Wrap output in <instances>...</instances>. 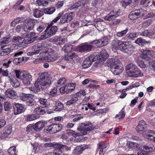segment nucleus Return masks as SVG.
Segmentation results:
<instances>
[{
  "mask_svg": "<svg viewBox=\"0 0 155 155\" xmlns=\"http://www.w3.org/2000/svg\"><path fill=\"white\" fill-rule=\"evenodd\" d=\"M40 75V78L37 80L35 84V87L38 90L46 88L51 84V76L48 72H42Z\"/></svg>",
  "mask_w": 155,
  "mask_h": 155,
  "instance_id": "nucleus-1",
  "label": "nucleus"
},
{
  "mask_svg": "<svg viewBox=\"0 0 155 155\" xmlns=\"http://www.w3.org/2000/svg\"><path fill=\"white\" fill-rule=\"evenodd\" d=\"M107 63V65L111 67V71L114 74L118 75L124 70L123 66L120 61L116 57L109 59Z\"/></svg>",
  "mask_w": 155,
  "mask_h": 155,
  "instance_id": "nucleus-2",
  "label": "nucleus"
},
{
  "mask_svg": "<svg viewBox=\"0 0 155 155\" xmlns=\"http://www.w3.org/2000/svg\"><path fill=\"white\" fill-rule=\"evenodd\" d=\"M57 30V27L55 26H52V22H51L48 25L45 31L44 34L40 37V39L44 40L50 38L56 33Z\"/></svg>",
  "mask_w": 155,
  "mask_h": 155,
  "instance_id": "nucleus-3",
  "label": "nucleus"
},
{
  "mask_svg": "<svg viewBox=\"0 0 155 155\" xmlns=\"http://www.w3.org/2000/svg\"><path fill=\"white\" fill-rule=\"evenodd\" d=\"M80 127L77 128L78 130L80 131L78 133L79 134L86 135L87 134V131L93 130L94 128L91 123L89 122L81 123L80 124Z\"/></svg>",
  "mask_w": 155,
  "mask_h": 155,
  "instance_id": "nucleus-4",
  "label": "nucleus"
},
{
  "mask_svg": "<svg viewBox=\"0 0 155 155\" xmlns=\"http://www.w3.org/2000/svg\"><path fill=\"white\" fill-rule=\"evenodd\" d=\"M62 128V126L61 124H54L46 127L45 129L48 132L54 134L60 131Z\"/></svg>",
  "mask_w": 155,
  "mask_h": 155,
  "instance_id": "nucleus-5",
  "label": "nucleus"
},
{
  "mask_svg": "<svg viewBox=\"0 0 155 155\" xmlns=\"http://www.w3.org/2000/svg\"><path fill=\"white\" fill-rule=\"evenodd\" d=\"M144 11L142 9H137L131 12L129 15V18L131 20H135L141 17Z\"/></svg>",
  "mask_w": 155,
  "mask_h": 155,
  "instance_id": "nucleus-6",
  "label": "nucleus"
},
{
  "mask_svg": "<svg viewBox=\"0 0 155 155\" xmlns=\"http://www.w3.org/2000/svg\"><path fill=\"white\" fill-rule=\"evenodd\" d=\"M107 37H105L99 40H95L90 42L89 44L95 45L97 47L101 48L104 45H106L108 42Z\"/></svg>",
  "mask_w": 155,
  "mask_h": 155,
  "instance_id": "nucleus-7",
  "label": "nucleus"
},
{
  "mask_svg": "<svg viewBox=\"0 0 155 155\" xmlns=\"http://www.w3.org/2000/svg\"><path fill=\"white\" fill-rule=\"evenodd\" d=\"M35 20L33 19H26L23 27L24 30L28 32L31 30L35 25Z\"/></svg>",
  "mask_w": 155,
  "mask_h": 155,
  "instance_id": "nucleus-8",
  "label": "nucleus"
},
{
  "mask_svg": "<svg viewBox=\"0 0 155 155\" xmlns=\"http://www.w3.org/2000/svg\"><path fill=\"white\" fill-rule=\"evenodd\" d=\"M20 78L22 81V82L25 85H28L30 84L32 80V77L27 71H25L24 73H22L21 74Z\"/></svg>",
  "mask_w": 155,
  "mask_h": 155,
  "instance_id": "nucleus-9",
  "label": "nucleus"
},
{
  "mask_svg": "<svg viewBox=\"0 0 155 155\" xmlns=\"http://www.w3.org/2000/svg\"><path fill=\"white\" fill-rule=\"evenodd\" d=\"M94 56L91 55L85 58L83 63V67L84 68H87L89 67L92 64V63L95 61Z\"/></svg>",
  "mask_w": 155,
  "mask_h": 155,
  "instance_id": "nucleus-10",
  "label": "nucleus"
},
{
  "mask_svg": "<svg viewBox=\"0 0 155 155\" xmlns=\"http://www.w3.org/2000/svg\"><path fill=\"white\" fill-rule=\"evenodd\" d=\"M48 44L46 42L38 43L32 47V50L35 52V53L38 54L43 48L47 46Z\"/></svg>",
  "mask_w": 155,
  "mask_h": 155,
  "instance_id": "nucleus-11",
  "label": "nucleus"
},
{
  "mask_svg": "<svg viewBox=\"0 0 155 155\" xmlns=\"http://www.w3.org/2000/svg\"><path fill=\"white\" fill-rule=\"evenodd\" d=\"M61 17L60 22L61 23L64 24L71 21L74 17V15L73 13L71 12L68 14H65Z\"/></svg>",
  "mask_w": 155,
  "mask_h": 155,
  "instance_id": "nucleus-12",
  "label": "nucleus"
},
{
  "mask_svg": "<svg viewBox=\"0 0 155 155\" xmlns=\"http://www.w3.org/2000/svg\"><path fill=\"white\" fill-rule=\"evenodd\" d=\"M119 15L120 12L118 10L116 11V10H113L110 13L105 17L104 20L109 21H111L115 18L118 16Z\"/></svg>",
  "mask_w": 155,
  "mask_h": 155,
  "instance_id": "nucleus-13",
  "label": "nucleus"
},
{
  "mask_svg": "<svg viewBox=\"0 0 155 155\" xmlns=\"http://www.w3.org/2000/svg\"><path fill=\"white\" fill-rule=\"evenodd\" d=\"M153 55V52L152 51L145 50H143L142 52L141 57L143 59L148 60L152 57Z\"/></svg>",
  "mask_w": 155,
  "mask_h": 155,
  "instance_id": "nucleus-14",
  "label": "nucleus"
},
{
  "mask_svg": "<svg viewBox=\"0 0 155 155\" xmlns=\"http://www.w3.org/2000/svg\"><path fill=\"white\" fill-rule=\"evenodd\" d=\"M87 148V146L86 145H81L77 146L73 151V154L74 155H78L81 154L82 151Z\"/></svg>",
  "mask_w": 155,
  "mask_h": 155,
  "instance_id": "nucleus-15",
  "label": "nucleus"
},
{
  "mask_svg": "<svg viewBox=\"0 0 155 155\" xmlns=\"http://www.w3.org/2000/svg\"><path fill=\"white\" fill-rule=\"evenodd\" d=\"M146 124L143 120H141L136 128V130L138 133L143 131L146 128Z\"/></svg>",
  "mask_w": 155,
  "mask_h": 155,
  "instance_id": "nucleus-16",
  "label": "nucleus"
},
{
  "mask_svg": "<svg viewBox=\"0 0 155 155\" xmlns=\"http://www.w3.org/2000/svg\"><path fill=\"white\" fill-rule=\"evenodd\" d=\"M14 109V114L17 115L23 112L25 109L23 105L21 104H15Z\"/></svg>",
  "mask_w": 155,
  "mask_h": 155,
  "instance_id": "nucleus-17",
  "label": "nucleus"
},
{
  "mask_svg": "<svg viewBox=\"0 0 155 155\" xmlns=\"http://www.w3.org/2000/svg\"><path fill=\"white\" fill-rule=\"evenodd\" d=\"M52 147L57 149L56 151H65L68 150V147L66 145L57 143H53Z\"/></svg>",
  "mask_w": 155,
  "mask_h": 155,
  "instance_id": "nucleus-18",
  "label": "nucleus"
},
{
  "mask_svg": "<svg viewBox=\"0 0 155 155\" xmlns=\"http://www.w3.org/2000/svg\"><path fill=\"white\" fill-rule=\"evenodd\" d=\"M5 94L11 99H16L17 97L16 91L11 89H8L5 92Z\"/></svg>",
  "mask_w": 155,
  "mask_h": 155,
  "instance_id": "nucleus-19",
  "label": "nucleus"
},
{
  "mask_svg": "<svg viewBox=\"0 0 155 155\" xmlns=\"http://www.w3.org/2000/svg\"><path fill=\"white\" fill-rule=\"evenodd\" d=\"M122 41L115 39L114 40L112 43L111 48L113 50H115L114 51L117 49H119L120 45L122 43Z\"/></svg>",
  "mask_w": 155,
  "mask_h": 155,
  "instance_id": "nucleus-20",
  "label": "nucleus"
},
{
  "mask_svg": "<svg viewBox=\"0 0 155 155\" xmlns=\"http://www.w3.org/2000/svg\"><path fill=\"white\" fill-rule=\"evenodd\" d=\"M20 99L23 101H27L30 99H36V97L35 95L32 94H21L19 96Z\"/></svg>",
  "mask_w": 155,
  "mask_h": 155,
  "instance_id": "nucleus-21",
  "label": "nucleus"
},
{
  "mask_svg": "<svg viewBox=\"0 0 155 155\" xmlns=\"http://www.w3.org/2000/svg\"><path fill=\"white\" fill-rule=\"evenodd\" d=\"M93 48L92 45L85 43L84 45L79 46V51L80 52L89 51Z\"/></svg>",
  "mask_w": 155,
  "mask_h": 155,
  "instance_id": "nucleus-22",
  "label": "nucleus"
},
{
  "mask_svg": "<svg viewBox=\"0 0 155 155\" xmlns=\"http://www.w3.org/2000/svg\"><path fill=\"white\" fill-rule=\"evenodd\" d=\"M134 72L131 74H128V75L130 77H132L135 78L138 77H140L143 75V73L141 72L139 69L137 67V69L134 70Z\"/></svg>",
  "mask_w": 155,
  "mask_h": 155,
  "instance_id": "nucleus-23",
  "label": "nucleus"
},
{
  "mask_svg": "<svg viewBox=\"0 0 155 155\" xmlns=\"http://www.w3.org/2000/svg\"><path fill=\"white\" fill-rule=\"evenodd\" d=\"M143 148L148 153L150 152H152L154 151L155 148L153 145L150 143L145 144L143 146Z\"/></svg>",
  "mask_w": 155,
  "mask_h": 155,
  "instance_id": "nucleus-24",
  "label": "nucleus"
},
{
  "mask_svg": "<svg viewBox=\"0 0 155 155\" xmlns=\"http://www.w3.org/2000/svg\"><path fill=\"white\" fill-rule=\"evenodd\" d=\"M45 124L43 121H39L34 125V130L37 131H39L43 128Z\"/></svg>",
  "mask_w": 155,
  "mask_h": 155,
  "instance_id": "nucleus-25",
  "label": "nucleus"
},
{
  "mask_svg": "<svg viewBox=\"0 0 155 155\" xmlns=\"http://www.w3.org/2000/svg\"><path fill=\"white\" fill-rule=\"evenodd\" d=\"M13 41L16 44H27V42H26L25 39L21 37L18 36L14 37L13 39Z\"/></svg>",
  "mask_w": 155,
  "mask_h": 155,
  "instance_id": "nucleus-26",
  "label": "nucleus"
},
{
  "mask_svg": "<svg viewBox=\"0 0 155 155\" xmlns=\"http://www.w3.org/2000/svg\"><path fill=\"white\" fill-rule=\"evenodd\" d=\"M137 67L133 63H130L126 66V69L127 70H129V73L128 74H131L134 72V70L137 69Z\"/></svg>",
  "mask_w": 155,
  "mask_h": 155,
  "instance_id": "nucleus-27",
  "label": "nucleus"
},
{
  "mask_svg": "<svg viewBox=\"0 0 155 155\" xmlns=\"http://www.w3.org/2000/svg\"><path fill=\"white\" fill-rule=\"evenodd\" d=\"M64 108L63 104L59 101L55 102V110L56 111H60Z\"/></svg>",
  "mask_w": 155,
  "mask_h": 155,
  "instance_id": "nucleus-28",
  "label": "nucleus"
},
{
  "mask_svg": "<svg viewBox=\"0 0 155 155\" xmlns=\"http://www.w3.org/2000/svg\"><path fill=\"white\" fill-rule=\"evenodd\" d=\"M4 46H2L1 47L2 50L1 51L0 54L1 56L6 55L10 54L11 52V50L10 49L8 48H4Z\"/></svg>",
  "mask_w": 155,
  "mask_h": 155,
  "instance_id": "nucleus-29",
  "label": "nucleus"
},
{
  "mask_svg": "<svg viewBox=\"0 0 155 155\" xmlns=\"http://www.w3.org/2000/svg\"><path fill=\"white\" fill-rule=\"evenodd\" d=\"M10 78V82L11 83L12 85L15 87H17L20 86V83L16 79L15 77H14L11 78L9 77Z\"/></svg>",
  "mask_w": 155,
  "mask_h": 155,
  "instance_id": "nucleus-30",
  "label": "nucleus"
},
{
  "mask_svg": "<svg viewBox=\"0 0 155 155\" xmlns=\"http://www.w3.org/2000/svg\"><path fill=\"white\" fill-rule=\"evenodd\" d=\"M46 109L45 107H38L35 108L34 111L38 114H43L46 112Z\"/></svg>",
  "mask_w": 155,
  "mask_h": 155,
  "instance_id": "nucleus-31",
  "label": "nucleus"
},
{
  "mask_svg": "<svg viewBox=\"0 0 155 155\" xmlns=\"http://www.w3.org/2000/svg\"><path fill=\"white\" fill-rule=\"evenodd\" d=\"M108 56V54L107 53L106 51L104 49L101 50L100 52V58L101 61L107 59Z\"/></svg>",
  "mask_w": 155,
  "mask_h": 155,
  "instance_id": "nucleus-32",
  "label": "nucleus"
},
{
  "mask_svg": "<svg viewBox=\"0 0 155 155\" xmlns=\"http://www.w3.org/2000/svg\"><path fill=\"white\" fill-rule=\"evenodd\" d=\"M72 46L70 44H66L62 48V50L65 53H69L72 50Z\"/></svg>",
  "mask_w": 155,
  "mask_h": 155,
  "instance_id": "nucleus-33",
  "label": "nucleus"
},
{
  "mask_svg": "<svg viewBox=\"0 0 155 155\" xmlns=\"http://www.w3.org/2000/svg\"><path fill=\"white\" fill-rule=\"evenodd\" d=\"M134 48V47L132 45L129 44L124 52L131 55L133 53Z\"/></svg>",
  "mask_w": 155,
  "mask_h": 155,
  "instance_id": "nucleus-34",
  "label": "nucleus"
},
{
  "mask_svg": "<svg viewBox=\"0 0 155 155\" xmlns=\"http://www.w3.org/2000/svg\"><path fill=\"white\" fill-rule=\"evenodd\" d=\"M77 95H74L73 96L72 98L67 101L66 104V105H70L72 104H74L78 100L77 97H76Z\"/></svg>",
  "mask_w": 155,
  "mask_h": 155,
  "instance_id": "nucleus-35",
  "label": "nucleus"
},
{
  "mask_svg": "<svg viewBox=\"0 0 155 155\" xmlns=\"http://www.w3.org/2000/svg\"><path fill=\"white\" fill-rule=\"evenodd\" d=\"M122 42L121 45H120L119 49L124 52L129 45V43L128 42H124L123 41H122Z\"/></svg>",
  "mask_w": 155,
  "mask_h": 155,
  "instance_id": "nucleus-36",
  "label": "nucleus"
},
{
  "mask_svg": "<svg viewBox=\"0 0 155 155\" xmlns=\"http://www.w3.org/2000/svg\"><path fill=\"white\" fill-rule=\"evenodd\" d=\"M43 14V12L38 9H35L33 12L34 16L37 18H39Z\"/></svg>",
  "mask_w": 155,
  "mask_h": 155,
  "instance_id": "nucleus-37",
  "label": "nucleus"
},
{
  "mask_svg": "<svg viewBox=\"0 0 155 155\" xmlns=\"http://www.w3.org/2000/svg\"><path fill=\"white\" fill-rule=\"evenodd\" d=\"M135 42L138 44L140 45H143V44L145 43H148L150 42V41H146L145 40L142 39L141 38H137V40H135Z\"/></svg>",
  "mask_w": 155,
  "mask_h": 155,
  "instance_id": "nucleus-38",
  "label": "nucleus"
},
{
  "mask_svg": "<svg viewBox=\"0 0 155 155\" xmlns=\"http://www.w3.org/2000/svg\"><path fill=\"white\" fill-rule=\"evenodd\" d=\"M66 83V79L64 78H62L59 79L58 81L57 87H60L63 85H65Z\"/></svg>",
  "mask_w": 155,
  "mask_h": 155,
  "instance_id": "nucleus-39",
  "label": "nucleus"
},
{
  "mask_svg": "<svg viewBox=\"0 0 155 155\" xmlns=\"http://www.w3.org/2000/svg\"><path fill=\"white\" fill-rule=\"evenodd\" d=\"M144 137L151 141L155 143V134L144 135Z\"/></svg>",
  "mask_w": 155,
  "mask_h": 155,
  "instance_id": "nucleus-40",
  "label": "nucleus"
},
{
  "mask_svg": "<svg viewBox=\"0 0 155 155\" xmlns=\"http://www.w3.org/2000/svg\"><path fill=\"white\" fill-rule=\"evenodd\" d=\"M140 85L139 82H136L133 84L131 85L128 86L126 89L123 90L124 91H127L128 90H130L133 88L137 87Z\"/></svg>",
  "mask_w": 155,
  "mask_h": 155,
  "instance_id": "nucleus-41",
  "label": "nucleus"
},
{
  "mask_svg": "<svg viewBox=\"0 0 155 155\" xmlns=\"http://www.w3.org/2000/svg\"><path fill=\"white\" fill-rule=\"evenodd\" d=\"M36 3L39 6H46L48 3L47 0H37Z\"/></svg>",
  "mask_w": 155,
  "mask_h": 155,
  "instance_id": "nucleus-42",
  "label": "nucleus"
},
{
  "mask_svg": "<svg viewBox=\"0 0 155 155\" xmlns=\"http://www.w3.org/2000/svg\"><path fill=\"white\" fill-rule=\"evenodd\" d=\"M4 109L5 111H8L12 108L11 104L8 102H5L4 104Z\"/></svg>",
  "mask_w": 155,
  "mask_h": 155,
  "instance_id": "nucleus-43",
  "label": "nucleus"
},
{
  "mask_svg": "<svg viewBox=\"0 0 155 155\" xmlns=\"http://www.w3.org/2000/svg\"><path fill=\"white\" fill-rule=\"evenodd\" d=\"M8 152L11 155H17V152L15 150V147L13 146L9 148Z\"/></svg>",
  "mask_w": 155,
  "mask_h": 155,
  "instance_id": "nucleus-44",
  "label": "nucleus"
},
{
  "mask_svg": "<svg viewBox=\"0 0 155 155\" xmlns=\"http://www.w3.org/2000/svg\"><path fill=\"white\" fill-rule=\"evenodd\" d=\"M78 132L76 133V134H75V135H77L75 137L74 141L75 142H78L80 141L83 138V137L82 136V135H84V134H78V132H79L80 131H78Z\"/></svg>",
  "mask_w": 155,
  "mask_h": 155,
  "instance_id": "nucleus-45",
  "label": "nucleus"
},
{
  "mask_svg": "<svg viewBox=\"0 0 155 155\" xmlns=\"http://www.w3.org/2000/svg\"><path fill=\"white\" fill-rule=\"evenodd\" d=\"M138 155H149V153L143 149V148L141 147L137 153Z\"/></svg>",
  "mask_w": 155,
  "mask_h": 155,
  "instance_id": "nucleus-46",
  "label": "nucleus"
},
{
  "mask_svg": "<svg viewBox=\"0 0 155 155\" xmlns=\"http://www.w3.org/2000/svg\"><path fill=\"white\" fill-rule=\"evenodd\" d=\"M128 29L126 28V29L120 32H118L117 33V35L118 37H122L124 35L128 32Z\"/></svg>",
  "mask_w": 155,
  "mask_h": 155,
  "instance_id": "nucleus-47",
  "label": "nucleus"
},
{
  "mask_svg": "<svg viewBox=\"0 0 155 155\" xmlns=\"http://www.w3.org/2000/svg\"><path fill=\"white\" fill-rule=\"evenodd\" d=\"M21 18L20 17H18L14 19L11 22V26L12 27L15 26L16 24L20 23L21 21Z\"/></svg>",
  "mask_w": 155,
  "mask_h": 155,
  "instance_id": "nucleus-48",
  "label": "nucleus"
},
{
  "mask_svg": "<svg viewBox=\"0 0 155 155\" xmlns=\"http://www.w3.org/2000/svg\"><path fill=\"white\" fill-rule=\"evenodd\" d=\"M15 48V49L21 50L22 49L26 47V44H16Z\"/></svg>",
  "mask_w": 155,
  "mask_h": 155,
  "instance_id": "nucleus-49",
  "label": "nucleus"
},
{
  "mask_svg": "<svg viewBox=\"0 0 155 155\" xmlns=\"http://www.w3.org/2000/svg\"><path fill=\"white\" fill-rule=\"evenodd\" d=\"M37 116L35 114H31L28 115L26 119V120L28 121H31L36 119Z\"/></svg>",
  "mask_w": 155,
  "mask_h": 155,
  "instance_id": "nucleus-50",
  "label": "nucleus"
},
{
  "mask_svg": "<svg viewBox=\"0 0 155 155\" xmlns=\"http://www.w3.org/2000/svg\"><path fill=\"white\" fill-rule=\"evenodd\" d=\"M55 11L54 8H46L44 11L45 13L49 14H52Z\"/></svg>",
  "mask_w": 155,
  "mask_h": 155,
  "instance_id": "nucleus-51",
  "label": "nucleus"
},
{
  "mask_svg": "<svg viewBox=\"0 0 155 155\" xmlns=\"http://www.w3.org/2000/svg\"><path fill=\"white\" fill-rule=\"evenodd\" d=\"M131 0H122L121 2L122 6L125 8L131 2Z\"/></svg>",
  "mask_w": 155,
  "mask_h": 155,
  "instance_id": "nucleus-52",
  "label": "nucleus"
},
{
  "mask_svg": "<svg viewBox=\"0 0 155 155\" xmlns=\"http://www.w3.org/2000/svg\"><path fill=\"white\" fill-rule=\"evenodd\" d=\"M150 2L149 0H141L140 5H143L144 6L148 7L150 5Z\"/></svg>",
  "mask_w": 155,
  "mask_h": 155,
  "instance_id": "nucleus-53",
  "label": "nucleus"
},
{
  "mask_svg": "<svg viewBox=\"0 0 155 155\" xmlns=\"http://www.w3.org/2000/svg\"><path fill=\"white\" fill-rule=\"evenodd\" d=\"M35 99H30L27 100L26 101V104L30 106H32L33 105H34L35 102H34V100Z\"/></svg>",
  "mask_w": 155,
  "mask_h": 155,
  "instance_id": "nucleus-54",
  "label": "nucleus"
},
{
  "mask_svg": "<svg viewBox=\"0 0 155 155\" xmlns=\"http://www.w3.org/2000/svg\"><path fill=\"white\" fill-rule=\"evenodd\" d=\"M24 59V57L22 58L18 57V58H15L14 60V63H16V64L18 65L22 61H23V60Z\"/></svg>",
  "mask_w": 155,
  "mask_h": 155,
  "instance_id": "nucleus-55",
  "label": "nucleus"
},
{
  "mask_svg": "<svg viewBox=\"0 0 155 155\" xmlns=\"http://www.w3.org/2000/svg\"><path fill=\"white\" fill-rule=\"evenodd\" d=\"M45 27L44 25L42 24L39 25L37 28V30L39 32L42 31L45 29Z\"/></svg>",
  "mask_w": 155,
  "mask_h": 155,
  "instance_id": "nucleus-56",
  "label": "nucleus"
},
{
  "mask_svg": "<svg viewBox=\"0 0 155 155\" xmlns=\"http://www.w3.org/2000/svg\"><path fill=\"white\" fill-rule=\"evenodd\" d=\"M107 144L103 142H99L98 143V148H101L103 149L106 148Z\"/></svg>",
  "mask_w": 155,
  "mask_h": 155,
  "instance_id": "nucleus-57",
  "label": "nucleus"
},
{
  "mask_svg": "<svg viewBox=\"0 0 155 155\" xmlns=\"http://www.w3.org/2000/svg\"><path fill=\"white\" fill-rule=\"evenodd\" d=\"M80 5L81 4H80L79 3V2H78L77 3L74 4L72 6H71L70 8V9L71 10H73L77 8H78V7L81 6Z\"/></svg>",
  "mask_w": 155,
  "mask_h": 155,
  "instance_id": "nucleus-58",
  "label": "nucleus"
},
{
  "mask_svg": "<svg viewBox=\"0 0 155 155\" xmlns=\"http://www.w3.org/2000/svg\"><path fill=\"white\" fill-rule=\"evenodd\" d=\"M25 71H23L21 72L18 70H15V72L16 75V77L17 78L20 79L21 78V74L22 73L25 72Z\"/></svg>",
  "mask_w": 155,
  "mask_h": 155,
  "instance_id": "nucleus-59",
  "label": "nucleus"
},
{
  "mask_svg": "<svg viewBox=\"0 0 155 155\" xmlns=\"http://www.w3.org/2000/svg\"><path fill=\"white\" fill-rule=\"evenodd\" d=\"M39 103L43 105H46L47 102V100L46 99L41 98L39 100Z\"/></svg>",
  "mask_w": 155,
  "mask_h": 155,
  "instance_id": "nucleus-60",
  "label": "nucleus"
},
{
  "mask_svg": "<svg viewBox=\"0 0 155 155\" xmlns=\"http://www.w3.org/2000/svg\"><path fill=\"white\" fill-rule=\"evenodd\" d=\"M119 119L123 118L124 117L125 115V114L124 111V108H123L121 111L119 112Z\"/></svg>",
  "mask_w": 155,
  "mask_h": 155,
  "instance_id": "nucleus-61",
  "label": "nucleus"
},
{
  "mask_svg": "<svg viewBox=\"0 0 155 155\" xmlns=\"http://www.w3.org/2000/svg\"><path fill=\"white\" fill-rule=\"evenodd\" d=\"M67 84H66L64 86L60 88V91L61 93L63 94L66 93V87H67Z\"/></svg>",
  "mask_w": 155,
  "mask_h": 155,
  "instance_id": "nucleus-62",
  "label": "nucleus"
},
{
  "mask_svg": "<svg viewBox=\"0 0 155 155\" xmlns=\"http://www.w3.org/2000/svg\"><path fill=\"white\" fill-rule=\"evenodd\" d=\"M151 22V21L150 20H146L143 23L142 26L144 28L147 27L150 25Z\"/></svg>",
  "mask_w": 155,
  "mask_h": 155,
  "instance_id": "nucleus-63",
  "label": "nucleus"
},
{
  "mask_svg": "<svg viewBox=\"0 0 155 155\" xmlns=\"http://www.w3.org/2000/svg\"><path fill=\"white\" fill-rule=\"evenodd\" d=\"M70 55L73 61L77 60L79 58L78 55L75 53H73Z\"/></svg>",
  "mask_w": 155,
  "mask_h": 155,
  "instance_id": "nucleus-64",
  "label": "nucleus"
}]
</instances>
